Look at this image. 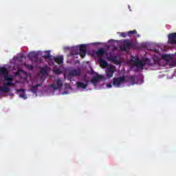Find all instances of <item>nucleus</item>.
Returning <instances> with one entry per match:
<instances>
[{
    "instance_id": "obj_1",
    "label": "nucleus",
    "mask_w": 176,
    "mask_h": 176,
    "mask_svg": "<svg viewBox=\"0 0 176 176\" xmlns=\"http://www.w3.org/2000/svg\"><path fill=\"white\" fill-rule=\"evenodd\" d=\"M79 54L81 58H84L86 57V54H87V50L86 49V45L81 44L79 45V48L78 47H74L72 48L70 55L71 56H78Z\"/></svg>"
},
{
    "instance_id": "obj_2",
    "label": "nucleus",
    "mask_w": 176,
    "mask_h": 176,
    "mask_svg": "<svg viewBox=\"0 0 176 176\" xmlns=\"http://www.w3.org/2000/svg\"><path fill=\"white\" fill-rule=\"evenodd\" d=\"M134 46H135L134 42L129 40H124V43L120 47V50L121 52H126V50L132 49Z\"/></svg>"
},
{
    "instance_id": "obj_3",
    "label": "nucleus",
    "mask_w": 176,
    "mask_h": 176,
    "mask_svg": "<svg viewBox=\"0 0 176 176\" xmlns=\"http://www.w3.org/2000/svg\"><path fill=\"white\" fill-rule=\"evenodd\" d=\"M113 86L120 87L123 83H126V76L116 77L113 78Z\"/></svg>"
},
{
    "instance_id": "obj_4",
    "label": "nucleus",
    "mask_w": 176,
    "mask_h": 176,
    "mask_svg": "<svg viewBox=\"0 0 176 176\" xmlns=\"http://www.w3.org/2000/svg\"><path fill=\"white\" fill-rule=\"evenodd\" d=\"M81 74L82 71L80 70V68L73 69L69 72L68 76H69L70 78L80 76Z\"/></svg>"
},
{
    "instance_id": "obj_5",
    "label": "nucleus",
    "mask_w": 176,
    "mask_h": 176,
    "mask_svg": "<svg viewBox=\"0 0 176 176\" xmlns=\"http://www.w3.org/2000/svg\"><path fill=\"white\" fill-rule=\"evenodd\" d=\"M50 87H52L54 90H58L63 87V81L60 78H58L56 80V84H51Z\"/></svg>"
},
{
    "instance_id": "obj_6",
    "label": "nucleus",
    "mask_w": 176,
    "mask_h": 176,
    "mask_svg": "<svg viewBox=\"0 0 176 176\" xmlns=\"http://www.w3.org/2000/svg\"><path fill=\"white\" fill-rule=\"evenodd\" d=\"M134 64L138 69H144V67L146 65L145 62L140 60L138 58L134 60Z\"/></svg>"
},
{
    "instance_id": "obj_7",
    "label": "nucleus",
    "mask_w": 176,
    "mask_h": 176,
    "mask_svg": "<svg viewBox=\"0 0 176 176\" xmlns=\"http://www.w3.org/2000/svg\"><path fill=\"white\" fill-rule=\"evenodd\" d=\"M168 38V43L170 45H176V32L169 34Z\"/></svg>"
},
{
    "instance_id": "obj_8",
    "label": "nucleus",
    "mask_w": 176,
    "mask_h": 176,
    "mask_svg": "<svg viewBox=\"0 0 176 176\" xmlns=\"http://www.w3.org/2000/svg\"><path fill=\"white\" fill-rule=\"evenodd\" d=\"M115 74V66H109L106 70V74L107 78H112Z\"/></svg>"
},
{
    "instance_id": "obj_9",
    "label": "nucleus",
    "mask_w": 176,
    "mask_h": 176,
    "mask_svg": "<svg viewBox=\"0 0 176 176\" xmlns=\"http://www.w3.org/2000/svg\"><path fill=\"white\" fill-rule=\"evenodd\" d=\"M76 85L78 89H87L89 81L85 80V83H83L82 82H77Z\"/></svg>"
},
{
    "instance_id": "obj_10",
    "label": "nucleus",
    "mask_w": 176,
    "mask_h": 176,
    "mask_svg": "<svg viewBox=\"0 0 176 176\" xmlns=\"http://www.w3.org/2000/svg\"><path fill=\"white\" fill-rule=\"evenodd\" d=\"M44 53H45V54L43 55V58H45V60H50V61L53 60V56L50 54V50L45 51Z\"/></svg>"
},
{
    "instance_id": "obj_11",
    "label": "nucleus",
    "mask_w": 176,
    "mask_h": 176,
    "mask_svg": "<svg viewBox=\"0 0 176 176\" xmlns=\"http://www.w3.org/2000/svg\"><path fill=\"white\" fill-rule=\"evenodd\" d=\"M28 57L31 61H37L38 60V54L36 52H30L28 55Z\"/></svg>"
},
{
    "instance_id": "obj_12",
    "label": "nucleus",
    "mask_w": 176,
    "mask_h": 176,
    "mask_svg": "<svg viewBox=\"0 0 176 176\" xmlns=\"http://www.w3.org/2000/svg\"><path fill=\"white\" fill-rule=\"evenodd\" d=\"M8 91H10V88L4 84L3 87H1V97H3V93H8Z\"/></svg>"
},
{
    "instance_id": "obj_13",
    "label": "nucleus",
    "mask_w": 176,
    "mask_h": 176,
    "mask_svg": "<svg viewBox=\"0 0 176 176\" xmlns=\"http://www.w3.org/2000/svg\"><path fill=\"white\" fill-rule=\"evenodd\" d=\"M54 60L55 63L57 64H63L64 63V56H54Z\"/></svg>"
},
{
    "instance_id": "obj_14",
    "label": "nucleus",
    "mask_w": 176,
    "mask_h": 176,
    "mask_svg": "<svg viewBox=\"0 0 176 176\" xmlns=\"http://www.w3.org/2000/svg\"><path fill=\"white\" fill-rule=\"evenodd\" d=\"M129 82L132 85L137 84V82H135V77L131 76H127V79H125V82Z\"/></svg>"
},
{
    "instance_id": "obj_15",
    "label": "nucleus",
    "mask_w": 176,
    "mask_h": 176,
    "mask_svg": "<svg viewBox=\"0 0 176 176\" xmlns=\"http://www.w3.org/2000/svg\"><path fill=\"white\" fill-rule=\"evenodd\" d=\"M96 54L98 58H101V57L105 54V50L102 48H100L98 50V51L96 52Z\"/></svg>"
},
{
    "instance_id": "obj_16",
    "label": "nucleus",
    "mask_w": 176,
    "mask_h": 176,
    "mask_svg": "<svg viewBox=\"0 0 176 176\" xmlns=\"http://www.w3.org/2000/svg\"><path fill=\"white\" fill-rule=\"evenodd\" d=\"M98 61L102 68H105V67H108V63L105 61L104 59L100 58Z\"/></svg>"
},
{
    "instance_id": "obj_17",
    "label": "nucleus",
    "mask_w": 176,
    "mask_h": 176,
    "mask_svg": "<svg viewBox=\"0 0 176 176\" xmlns=\"http://www.w3.org/2000/svg\"><path fill=\"white\" fill-rule=\"evenodd\" d=\"M17 93H18V94H19V93H21L19 94V97L21 98H24V100H25V98H27V96H25V92L24 89H18Z\"/></svg>"
},
{
    "instance_id": "obj_18",
    "label": "nucleus",
    "mask_w": 176,
    "mask_h": 176,
    "mask_svg": "<svg viewBox=\"0 0 176 176\" xmlns=\"http://www.w3.org/2000/svg\"><path fill=\"white\" fill-rule=\"evenodd\" d=\"M162 58L163 60H165V61H166V63H170L171 61V60H173V58L171 57V56L168 55V54H163L162 56Z\"/></svg>"
},
{
    "instance_id": "obj_19",
    "label": "nucleus",
    "mask_w": 176,
    "mask_h": 176,
    "mask_svg": "<svg viewBox=\"0 0 176 176\" xmlns=\"http://www.w3.org/2000/svg\"><path fill=\"white\" fill-rule=\"evenodd\" d=\"M41 86H42V85L41 84H36L34 86H32L31 87V91L32 93H36L37 90H38V87H41Z\"/></svg>"
},
{
    "instance_id": "obj_20",
    "label": "nucleus",
    "mask_w": 176,
    "mask_h": 176,
    "mask_svg": "<svg viewBox=\"0 0 176 176\" xmlns=\"http://www.w3.org/2000/svg\"><path fill=\"white\" fill-rule=\"evenodd\" d=\"M4 80H7L8 82H10V80H13V76H9L8 74L4 75Z\"/></svg>"
},
{
    "instance_id": "obj_21",
    "label": "nucleus",
    "mask_w": 176,
    "mask_h": 176,
    "mask_svg": "<svg viewBox=\"0 0 176 176\" xmlns=\"http://www.w3.org/2000/svg\"><path fill=\"white\" fill-rule=\"evenodd\" d=\"M153 64H159L160 63V58L157 56L153 57Z\"/></svg>"
},
{
    "instance_id": "obj_22",
    "label": "nucleus",
    "mask_w": 176,
    "mask_h": 176,
    "mask_svg": "<svg viewBox=\"0 0 176 176\" xmlns=\"http://www.w3.org/2000/svg\"><path fill=\"white\" fill-rule=\"evenodd\" d=\"M41 74L43 76L47 75V67H41Z\"/></svg>"
},
{
    "instance_id": "obj_23",
    "label": "nucleus",
    "mask_w": 176,
    "mask_h": 176,
    "mask_svg": "<svg viewBox=\"0 0 176 176\" xmlns=\"http://www.w3.org/2000/svg\"><path fill=\"white\" fill-rule=\"evenodd\" d=\"M145 64H146L147 65H148L149 67H152L153 66V63H151V59L148 58H145Z\"/></svg>"
},
{
    "instance_id": "obj_24",
    "label": "nucleus",
    "mask_w": 176,
    "mask_h": 176,
    "mask_svg": "<svg viewBox=\"0 0 176 176\" xmlns=\"http://www.w3.org/2000/svg\"><path fill=\"white\" fill-rule=\"evenodd\" d=\"M54 73L56 74V75H60V74H63V71L60 68H56L54 69Z\"/></svg>"
},
{
    "instance_id": "obj_25",
    "label": "nucleus",
    "mask_w": 176,
    "mask_h": 176,
    "mask_svg": "<svg viewBox=\"0 0 176 176\" xmlns=\"http://www.w3.org/2000/svg\"><path fill=\"white\" fill-rule=\"evenodd\" d=\"M1 74L4 75H8V69L5 67H1Z\"/></svg>"
},
{
    "instance_id": "obj_26",
    "label": "nucleus",
    "mask_w": 176,
    "mask_h": 176,
    "mask_svg": "<svg viewBox=\"0 0 176 176\" xmlns=\"http://www.w3.org/2000/svg\"><path fill=\"white\" fill-rule=\"evenodd\" d=\"M135 34H137V30H131L128 32V36H131V35H134Z\"/></svg>"
},
{
    "instance_id": "obj_27",
    "label": "nucleus",
    "mask_w": 176,
    "mask_h": 176,
    "mask_svg": "<svg viewBox=\"0 0 176 176\" xmlns=\"http://www.w3.org/2000/svg\"><path fill=\"white\" fill-rule=\"evenodd\" d=\"M25 67L28 68V69H30V71L34 69V66L32 65L25 64Z\"/></svg>"
},
{
    "instance_id": "obj_28",
    "label": "nucleus",
    "mask_w": 176,
    "mask_h": 176,
    "mask_svg": "<svg viewBox=\"0 0 176 176\" xmlns=\"http://www.w3.org/2000/svg\"><path fill=\"white\" fill-rule=\"evenodd\" d=\"M4 85L8 87H10V86H14V82H6L4 83Z\"/></svg>"
},
{
    "instance_id": "obj_29",
    "label": "nucleus",
    "mask_w": 176,
    "mask_h": 176,
    "mask_svg": "<svg viewBox=\"0 0 176 176\" xmlns=\"http://www.w3.org/2000/svg\"><path fill=\"white\" fill-rule=\"evenodd\" d=\"M127 35H128V33L120 32V36H122V38H126Z\"/></svg>"
},
{
    "instance_id": "obj_30",
    "label": "nucleus",
    "mask_w": 176,
    "mask_h": 176,
    "mask_svg": "<svg viewBox=\"0 0 176 176\" xmlns=\"http://www.w3.org/2000/svg\"><path fill=\"white\" fill-rule=\"evenodd\" d=\"M109 59L111 60L112 61H115L116 60V57L114 56L111 55L109 56Z\"/></svg>"
},
{
    "instance_id": "obj_31",
    "label": "nucleus",
    "mask_w": 176,
    "mask_h": 176,
    "mask_svg": "<svg viewBox=\"0 0 176 176\" xmlns=\"http://www.w3.org/2000/svg\"><path fill=\"white\" fill-rule=\"evenodd\" d=\"M94 78H95L96 79V80L98 82V80H100V79H101V76L100 75H97L96 76H94Z\"/></svg>"
},
{
    "instance_id": "obj_32",
    "label": "nucleus",
    "mask_w": 176,
    "mask_h": 176,
    "mask_svg": "<svg viewBox=\"0 0 176 176\" xmlns=\"http://www.w3.org/2000/svg\"><path fill=\"white\" fill-rule=\"evenodd\" d=\"M176 62L175 60H171L170 65H173V67H175Z\"/></svg>"
},
{
    "instance_id": "obj_33",
    "label": "nucleus",
    "mask_w": 176,
    "mask_h": 176,
    "mask_svg": "<svg viewBox=\"0 0 176 176\" xmlns=\"http://www.w3.org/2000/svg\"><path fill=\"white\" fill-rule=\"evenodd\" d=\"M91 82L92 83H97L98 82L94 77L91 79Z\"/></svg>"
},
{
    "instance_id": "obj_34",
    "label": "nucleus",
    "mask_w": 176,
    "mask_h": 176,
    "mask_svg": "<svg viewBox=\"0 0 176 176\" xmlns=\"http://www.w3.org/2000/svg\"><path fill=\"white\" fill-rule=\"evenodd\" d=\"M107 86L110 89L111 87H112V84H107Z\"/></svg>"
},
{
    "instance_id": "obj_35",
    "label": "nucleus",
    "mask_w": 176,
    "mask_h": 176,
    "mask_svg": "<svg viewBox=\"0 0 176 176\" xmlns=\"http://www.w3.org/2000/svg\"><path fill=\"white\" fill-rule=\"evenodd\" d=\"M138 36L140 37V34H138Z\"/></svg>"
}]
</instances>
